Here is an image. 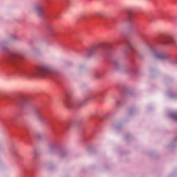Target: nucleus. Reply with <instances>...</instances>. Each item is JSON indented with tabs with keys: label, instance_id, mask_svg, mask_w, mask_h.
Listing matches in <instances>:
<instances>
[{
	"label": "nucleus",
	"instance_id": "obj_1",
	"mask_svg": "<svg viewBox=\"0 0 177 177\" xmlns=\"http://www.w3.org/2000/svg\"><path fill=\"white\" fill-rule=\"evenodd\" d=\"M52 73V69L49 66H40L33 73L35 77H48Z\"/></svg>",
	"mask_w": 177,
	"mask_h": 177
},
{
	"label": "nucleus",
	"instance_id": "obj_2",
	"mask_svg": "<svg viewBox=\"0 0 177 177\" xmlns=\"http://www.w3.org/2000/svg\"><path fill=\"white\" fill-rule=\"evenodd\" d=\"M32 12L35 13L37 16H41L44 13V7L36 6L33 8Z\"/></svg>",
	"mask_w": 177,
	"mask_h": 177
},
{
	"label": "nucleus",
	"instance_id": "obj_3",
	"mask_svg": "<svg viewBox=\"0 0 177 177\" xmlns=\"http://www.w3.org/2000/svg\"><path fill=\"white\" fill-rule=\"evenodd\" d=\"M164 44L166 45L168 44H174V38L171 37H167L165 39Z\"/></svg>",
	"mask_w": 177,
	"mask_h": 177
},
{
	"label": "nucleus",
	"instance_id": "obj_4",
	"mask_svg": "<svg viewBox=\"0 0 177 177\" xmlns=\"http://www.w3.org/2000/svg\"><path fill=\"white\" fill-rule=\"evenodd\" d=\"M153 56H154L156 59H164V58L165 57V56L164 55V54L160 53H153Z\"/></svg>",
	"mask_w": 177,
	"mask_h": 177
},
{
	"label": "nucleus",
	"instance_id": "obj_5",
	"mask_svg": "<svg viewBox=\"0 0 177 177\" xmlns=\"http://www.w3.org/2000/svg\"><path fill=\"white\" fill-rule=\"evenodd\" d=\"M104 45L103 43L101 44H99L97 46H94L91 50V53H93V52H96V50H98V49H100L102 48V46Z\"/></svg>",
	"mask_w": 177,
	"mask_h": 177
},
{
	"label": "nucleus",
	"instance_id": "obj_6",
	"mask_svg": "<svg viewBox=\"0 0 177 177\" xmlns=\"http://www.w3.org/2000/svg\"><path fill=\"white\" fill-rule=\"evenodd\" d=\"M95 97H97V94H92L89 96L88 99H90V100H93Z\"/></svg>",
	"mask_w": 177,
	"mask_h": 177
},
{
	"label": "nucleus",
	"instance_id": "obj_7",
	"mask_svg": "<svg viewBox=\"0 0 177 177\" xmlns=\"http://www.w3.org/2000/svg\"><path fill=\"white\" fill-rule=\"evenodd\" d=\"M171 117L172 118H174V120H177V112H175L174 113L171 114Z\"/></svg>",
	"mask_w": 177,
	"mask_h": 177
},
{
	"label": "nucleus",
	"instance_id": "obj_8",
	"mask_svg": "<svg viewBox=\"0 0 177 177\" xmlns=\"http://www.w3.org/2000/svg\"><path fill=\"white\" fill-rule=\"evenodd\" d=\"M64 103H65V104H73V101H67V100H65L64 101Z\"/></svg>",
	"mask_w": 177,
	"mask_h": 177
},
{
	"label": "nucleus",
	"instance_id": "obj_9",
	"mask_svg": "<svg viewBox=\"0 0 177 177\" xmlns=\"http://www.w3.org/2000/svg\"><path fill=\"white\" fill-rule=\"evenodd\" d=\"M129 49H132V45L129 44Z\"/></svg>",
	"mask_w": 177,
	"mask_h": 177
}]
</instances>
